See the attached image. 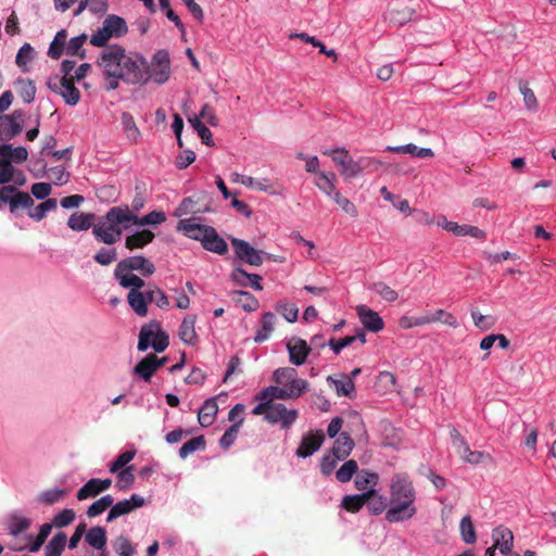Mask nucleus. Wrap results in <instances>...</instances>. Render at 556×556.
Segmentation results:
<instances>
[{
  "label": "nucleus",
  "mask_w": 556,
  "mask_h": 556,
  "mask_svg": "<svg viewBox=\"0 0 556 556\" xmlns=\"http://www.w3.org/2000/svg\"><path fill=\"white\" fill-rule=\"evenodd\" d=\"M97 63L106 79L105 89L109 91L117 89L119 80L128 85H143L149 81L147 59L139 53H126L119 45L105 47Z\"/></svg>",
  "instance_id": "obj_1"
},
{
  "label": "nucleus",
  "mask_w": 556,
  "mask_h": 556,
  "mask_svg": "<svg viewBox=\"0 0 556 556\" xmlns=\"http://www.w3.org/2000/svg\"><path fill=\"white\" fill-rule=\"evenodd\" d=\"M416 489L406 473H395L390 483V508L386 520L394 523L412 519L416 513Z\"/></svg>",
  "instance_id": "obj_2"
},
{
  "label": "nucleus",
  "mask_w": 556,
  "mask_h": 556,
  "mask_svg": "<svg viewBox=\"0 0 556 556\" xmlns=\"http://www.w3.org/2000/svg\"><path fill=\"white\" fill-rule=\"evenodd\" d=\"M14 185H3L0 187V210L3 204H8L10 212L13 214L20 208H30L34 205L33 197L18 190V187H23L26 184V176L21 169L14 172V178L12 181Z\"/></svg>",
  "instance_id": "obj_3"
},
{
  "label": "nucleus",
  "mask_w": 556,
  "mask_h": 556,
  "mask_svg": "<svg viewBox=\"0 0 556 556\" xmlns=\"http://www.w3.org/2000/svg\"><path fill=\"white\" fill-rule=\"evenodd\" d=\"M169 344L168 336L162 330L161 325L156 320H152L143 325L139 332L138 350L143 352L150 346L156 352H164Z\"/></svg>",
  "instance_id": "obj_4"
},
{
  "label": "nucleus",
  "mask_w": 556,
  "mask_h": 556,
  "mask_svg": "<svg viewBox=\"0 0 556 556\" xmlns=\"http://www.w3.org/2000/svg\"><path fill=\"white\" fill-rule=\"evenodd\" d=\"M128 27L126 21L115 14L105 17L100 27L90 38V43L94 47H106L111 38H121L126 35Z\"/></svg>",
  "instance_id": "obj_5"
},
{
  "label": "nucleus",
  "mask_w": 556,
  "mask_h": 556,
  "mask_svg": "<svg viewBox=\"0 0 556 556\" xmlns=\"http://www.w3.org/2000/svg\"><path fill=\"white\" fill-rule=\"evenodd\" d=\"M72 77L53 76L48 79V88L60 94L67 105L74 106L80 101V91Z\"/></svg>",
  "instance_id": "obj_6"
},
{
  "label": "nucleus",
  "mask_w": 556,
  "mask_h": 556,
  "mask_svg": "<svg viewBox=\"0 0 556 556\" xmlns=\"http://www.w3.org/2000/svg\"><path fill=\"white\" fill-rule=\"evenodd\" d=\"M147 74L149 75V80L153 79L159 85L168 80L170 60L166 50H157L152 56L151 65L147 62Z\"/></svg>",
  "instance_id": "obj_7"
},
{
  "label": "nucleus",
  "mask_w": 556,
  "mask_h": 556,
  "mask_svg": "<svg viewBox=\"0 0 556 556\" xmlns=\"http://www.w3.org/2000/svg\"><path fill=\"white\" fill-rule=\"evenodd\" d=\"M25 113L14 110L11 114L0 115V141L7 143L23 130Z\"/></svg>",
  "instance_id": "obj_8"
},
{
  "label": "nucleus",
  "mask_w": 556,
  "mask_h": 556,
  "mask_svg": "<svg viewBox=\"0 0 556 556\" xmlns=\"http://www.w3.org/2000/svg\"><path fill=\"white\" fill-rule=\"evenodd\" d=\"M231 247L238 260L251 266L258 267L263 264V255L270 257L267 253L254 249L249 242L239 238L230 239Z\"/></svg>",
  "instance_id": "obj_9"
},
{
  "label": "nucleus",
  "mask_w": 556,
  "mask_h": 556,
  "mask_svg": "<svg viewBox=\"0 0 556 556\" xmlns=\"http://www.w3.org/2000/svg\"><path fill=\"white\" fill-rule=\"evenodd\" d=\"M117 273L139 271L143 277H150L155 273L154 264L142 255L126 257L116 265Z\"/></svg>",
  "instance_id": "obj_10"
},
{
  "label": "nucleus",
  "mask_w": 556,
  "mask_h": 556,
  "mask_svg": "<svg viewBox=\"0 0 556 556\" xmlns=\"http://www.w3.org/2000/svg\"><path fill=\"white\" fill-rule=\"evenodd\" d=\"M146 501L141 495L132 494L130 498L123 500L117 502L116 504L113 503L108 517L106 521L112 522L113 520L117 519L121 516L127 515L131 513L136 508H140L144 505Z\"/></svg>",
  "instance_id": "obj_11"
},
{
  "label": "nucleus",
  "mask_w": 556,
  "mask_h": 556,
  "mask_svg": "<svg viewBox=\"0 0 556 556\" xmlns=\"http://www.w3.org/2000/svg\"><path fill=\"white\" fill-rule=\"evenodd\" d=\"M325 441V433L323 430L311 431L305 434L296 450L299 457H308L317 452Z\"/></svg>",
  "instance_id": "obj_12"
},
{
  "label": "nucleus",
  "mask_w": 556,
  "mask_h": 556,
  "mask_svg": "<svg viewBox=\"0 0 556 556\" xmlns=\"http://www.w3.org/2000/svg\"><path fill=\"white\" fill-rule=\"evenodd\" d=\"M290 362L295 366H301L306 362L312 348L301 338L293 337L287 343Z\"/></svg>",
  "instance_id": "obj_13"
},
{
  "label": "nucleus",
  "mask_w": 556,
  "mask_h": 556,
  "mask_svg": "<svg viewBox=\"0 0 556 556\" xmlns=\"http://www.w3.org/2000/svg\"><path fill=\"white\" fill-rule=\"evenodd\" d=\"M296 418V409H288L281 403H273L270 412H268L267 421L271 424L280 422L282 428H289Z\"/></svg>",
  "instance_id": "obj_14"
},
{
  "label": "nucleus",
  "mask_w": 556,
  "mask_h": 556,
  "mask_svg": "<svg viewBox=\"0 0 556 556\" xmlns=\"http://www.w3.org/2000/svg\"><path fill=\"white\" fill-rule=\"evenodd\" d=\"M92 233L99 242L111 245L121 239L122 230L117 226L111 225L109 222H99L98 224L93 225Z\"/></svg>",
  "instance_id": "obj_15"
},
{
  "label": "nucleus",
  "mask_w": 556,
  "mask_h": 556,
  "mask_svg": "<svg viewBox=\"0 0 556 556\" xmlns=\"http://www.w3.org/2000/svg\"><path fill=\"white\" fill-rule=\"evenodd\" d=\"M370 165H381V162L371 157H361L354 161L352 156L341 166V175L344 179H352L358 176L366 167Z\"/></svg>",
  "instance_id": "obj_16"
},
{
  "label": "nucleus",
  "mask_w": 556,
  "mask_h": 556,
  "mask_svg": "<svg viewBox=\"0 0 556 556\" xmlns=\"http://www.w3.org/2000/svg\"><path fill=\"white\" fill-rule=\"evenodd\" d=\"M205 235L202 237V247L206 251L216 253L218 255H225L228 253L227 242L218 235L214 227L205 229Z\"/></svg>",
  "instance_id": "obj_17"
},
{
  "label": "nucleus",
  "mask_w": 556,
  "mask_h": 556,
  "mask_svg": "<svg viewBox=\"0 0 556 556\" xmlns=\"http://www.w3.org/2000/svg\"><path fill=\"white\" fill-rule=\"evenodd\" d=\"M356 312L362 325L368 331L379 332L383 329L384 323L377 312L366 305H358Z\"/></svg>",
  "instance_id": "obj_18"
},
{
  "label": "nucleus",
  "mask_w": 556,
  "mask_h": 556,
  "mask_svg": "<svg viewBox=\"0 0 556 556\" xmlns=\"http://www.w3.org/2000/svg\"><path fill=\"white\" fill-rule=\"evenodd\" d=\"M241 184L248 188L267 192L269 194H282L283 187L277 182H270L267 178L255 179L251 176H242Z\"/></svg>",
  "instance_id": "obj_19"
},
{
  "label": "nucleus",
  "mask_w": 556,
  "mask_h": 556,
  "mask_svg": "<svg viewBox=\"0 0 556 556\" xmlns=\"http://www.w3.org/2000/svg\"><path fill=\"white\" fill-rule=\"evenodd\" d=\"M208 227L197 223L195 218L180 219L177 225V229L185 236L201 243L202 237L206 233L205 229H208Z\"/></svg>",
  "instance_id": "obj_20"
},
{
  "label": "nucleus",
  "mask_w": 556,
  "mask_h": 556,
  "mask_svg": "<svg viewBox=\"0 0 556 556\" xmlns=\"http://www.w3.org/2000/svg\"><path fill=\"white\" fill-rule=\"evenodd\" d=\"M492 538L494 545L504 555L510 554L513 548L514 535L513 532L503 526H500L493 530Z\"/></svg>",
  "instance_id": "obj_21"
},
{
  "label": "nucleus",
  "mask_w": 556,
  "mask_h": 556,
  "mask_svg": "<svg viewBox=\"0 0 556 556\" xmlns=\"http://www.w3.org/2000/svg\"><path fill=\"white\" fill-rule=\"evenodd\" d=\"M195 315H187L179 327V338L180 340L188 345H194L198 343L199 338L195 331Z\"/></svg>",
  "instance_id": "obj_22"
},
{
  "label": "nucleus",
  "mask_w": 556,
  "mask_h": 556,
  "mask_svg": "<svg viewBox=\"0 0 556 556\" xmlns=\"http://www.w3.org/2000/svg\"><path fill=\"white\" fill-rule=\"evenodd\" d=\"M105 218L111 225H115L117 227L119 224L127 222H131L136 225V220H138V216L130 212L128 206H113L106 213Z\"/></svg>",
  "instance_id": "obj_23"
},
{
  "label": "nucleus",
  "mask_w": 556,
  "mask_h": 556,
  "mask_svg": "<svg viewBox=\"0 0 556 556\" xmlns=\"http://www.w3.org/2000/svg\"><path fill=\"white\" fill-rule=\"evenodd\" d=\"M415 13V9L409 7L389 8L384 13V18L394 25L403 26L413 20Z\"/></svg>",
  "instance_id": "obj_24"
},
{
  "label": "nucleus",
  "mask_w": 556,
  "mask_h": 556,
  "mask_svg": "<svg viewBox=\"0 0 556 556\" xmlns=\"http://www.w3.org/2000/svg\"><path fill=\"white\" fill-rule=\"evenodd\" d=\"M327 381L334 387L338 396L350 399L355 396V383L352 381V377L342 375L340 379H336L332 376H328Z\"/></svg>",
  "instance_id": "obj_25"
},
{
  "label": "nucleus",
  "mask_w": 556,
  "mask_h": 556,
  "mask_svg": "<svg viewBox=\"0 0 556 556\" xmlns=\"http://www.w3.org/2000/svg\"><path fill=\"white\" fill-rule=\"evenodd\" d=\"M277 317L271 312H266L261 318V328L256 331L254 342L262 343L266 341L275 330Z\"/></svg>",
  "instance_id": "obj_26"
},
{
  "label": "nucleus",
  "mask_w": 556,
  "mask_h": 556,
  "mask_svg": "<svg viewBox=\"0 0 556 556\" xmlns=\"http://www.w3.org/2000/svg\"><path fill=\"white\" fill-rule=\"evenodd\" d=\"M354 445L353 439L346 432H342L333 442L331 453L343 460L351 454Z\"/></svg>",
  "instance_id": "obj_27"
},
{
  "label": "nucleus",
  "mask_w": 556,
  "mask_h": 556,
  "mask_svg": "<svg viewBox=\"0 0 556 556\" xmlns=\"http://www.w3.org/2000/svg\"><path fill=\"white\" fill-rule=\"evenodd\" d=\"M127 301L132 311L141 317L147 316L148 314V300L146 293L137 290L130 289L127 294Z\"/></svg>",
  "instance_id": "obj_28"
},
{
  "label": "nucleus",
  "mask_w": 556,
  "mask_h": 556,
  "mask_svg": "<svg viewBox=\"0 0 556 556\" xmlns=\"http://www.w3.org/2000/svg\"><path fill=\"white\" fill-rule=\"evenodd\" d=\"M445 230L452 232L455 236L464 237L470 236L477 239H485V231L471 225H458L457 223L446 224Z\"/></svg>",
  "instance_id": "obj_29"
},
{
  "label": "nucleus",
  "mask_w": 556,
  "mask_h": 556,
  "mask_svg": "<svg viewBox=\"0 0 556 556\" xmlns=\"http://www.w3.org/2000/svg\"><path fill=\"white\" fill-rule=\"evenodd\" d=\"M121 124L128 141L131 144H137L141 137V131L137 127L132 115L128 112H123L121 116Z\"/></svg>",
  "instance_id": "obj_30"
},
{
  "label": "nucleus",
  "mask_w": 556,
  "mask_h": 556,
  "mask_svg": "<svg viewBox=\"0 0 556 556\" xmlns=\"http://www.w3.org/2000/svg\"><path fill=\"white\" fill-rule=\"evenodd\" d=\"M218 412V405L214 397H211L204 402L198 413V420L202 427H208L213 424L215 416Z\"/></svg>",
  "instance_id": "obj_31"
},
{
  "label": "nucleus",
  "mask_w": 556,
  "mask_h": 556,
  "mask_svg": "<svg viewBox=\"0 0 556 556\" xmlns=\"http://www.w3.org/2000/svg\"><path fill=\"white\" fill-rule=\"evenodd\" d=\"M154 239V233L149 229H143L141 231H137L130 236L126 237L125 247L128 250L141 249L152 242Z\"/></svg>",
  "instance_id": "obj_32"
},
{
  "label": "nucleus",
  "mask_w": 556,
  "mask_h": 556,
  "mask_svg": "<svg viewBox=\"0 0 556 556\" xmlns=\"http://www.w3.org/2000/svg\"><path fill=\"white\" fill-rule=\"evenodd\" d=\"M372 492H363L362 494L346 495L342 498L341 507L349 513H358L368 501Z\"/></svg>",
  "instance_id": "obj_33"
},
{
  "label": "nucleus",
  "mask_w": 556,
  "mask_h": 556,
  "mask_svg": "<svg viewBox=\"0 0 556 556\" xmlns=\"http://www.w3.org/2000/svg\"><path fill=\"white\" fill-rule=\"evenodd\" d=\"M93 222L94 214L92 213H73L67 220V225L75 231H83L93 227Z\"/></svg>",
  "instance_id": "obj_34"
},
{
  "label": "nucleus",
  "mask_w": 556,
  "mask_h": 556,
  "mask_svg": "<svg viewBox=\"0 0 556 556\" xmlns=\"http://www.w3.org/2000/svg\"><path fill=\"white\" fill-rule=\"evenodd\" d=\"M157 371V364L152 358V354H148L135 367L134 372L144 381H150L152 376Z\"/></svg>",
  "instance_id": "obj_35"
},
{
  "label": "nucleus",
  "mask_w": 556,
  "mask_h": 556,
  "mask_svg": "<svg viewBox=\"0 0 556 556\" xmlns=\"http://www.w3.org/2000/svg\"><path fill=\"white\" fill-rule=\"evenodd\" d=\"M336 181L337 176L333 172H324L319 174L315 185L321 192L332 198L334 192H338Z\"/></svg>",
  "instance_id": "obj_36"
},
{
  "label": "nucleus",
  "mask_w": 556,
  "mask_h": 556,
  "mask_svg": "<svg viewBox=\"0 0 556 556\" xmlns=\"http://www.w3.org/2000/svg\"><path fill=\"white\" fill-rule=\"evenodd\" d=\"M85 540L96 549L104 548L108 541L105 529L100 526L90 528L86 533Z\"/></svg>",
  "instance_id": "obj_37"
},
{
  "label": "nucleus",
  "mask_w": 556,
  "mask_h": 556,
  "mask_svg": "<svg viewBox=\"0 0 556 556\" xmlns=\"http://www.w3.org/2000/svg\"><path fill=\"white\" fill-rule=\"evenodd\" d=\"M114 276L123 288H131L140 291V289L146 286L144 280L131 271L118 274L117 268H115Z\"/></svg>",
  "instance_id": "obj_38"
},
{
  "label": "nucleus",
  "mask_w": 556,
  "mask_h": 556,
  "mask_svg": "<svg viewBox=\"0 0 556 556\" xmlns=\"http://www.w3.org/2000/svg\"><path fill=\"white\" fill-rule=\"evenodd\" d=\"M379 480V476L376 472L368 470H361L355 478V488L359 491L366 492L369 489H375Z\"/></svg>",
  "instance_id": "obj_39"
},
{
  "label": "nucleus",
  "mask_w": 556,
  "mask_h": 556,
  "mask_svg": "<svg viewBox=\"0 0 556 556\" xmlns=\"http://www.w3.org/2000/svg\"><path fill=\"white\" fill-rule=\"evenodd\" d=\"M67 542V535L64 532H58L46 545V556H61Z\"/></svg>",
  "instance_id": "obj_40"
},
{
  "label": "nucleus",
  "mask_w": 556,
  "mask_h": 556,
  "mask_svg": "<svg viewBox=\"0 0 556 556\" xmlns=\"http://www.w3.org/2000/svg\"><path fill=\"white\" fill-rule=\"evenodd\" d=\"M18 96L25 103H30L35 100L36 86L31 79L20 78L15 83Z\"/></svg>",
  "instance_id": "obj_41"
},
{
  "label": "nucleus",
  "mask_w": 556,
  "mask_h": 556,
  "mask_svg": "<svg viewBox=\"0 0 556 556\" xmlns=\"http://www.w3.org/2000/svg\"><path fill=\"white\" fill-rule=\"evenodd\" d=\"M58 202L54 198H48L42 203L38 204L34 208H29L28 216L34 220H42L47 213L56 208Z\"/></svg>",
  "instance_id": "obj_42"
},
{
  "label": "nucleus",
  "mask_w": 556,
  "mask_h": 556,
  "mask_svg": "<svg viewBox=\"0 0 556 556\" xmlns=\"http://www.w3.org/2000/svg\"><path fill=\"white\" fill-rule=\"evenodd\" d=\"M2 149H7V151H3V154H5V157L9 159L13 164H22L28 157V151L24 147H13L9 143H2L0 144V150Z\"/></svg>",
  "instance_id": "obj_43"
},
{
  "label": "nucleus",
  "mask_w": 556,
  "mask_h": 556,
  "mask_svg": "<svg viewBox=\"0 0 556 556\" xmlns=\"http://www.w3.org/2000/svg\"><path fill=\"white\" fill-rule=\"evenodd\" d=\"M66 38L67 34L65 29H61L60 31L56 33L48 50V55L51 59L58 60L61 58L64 48L66 49Z\"/></svg>",
  "instance_id": "obj_44"
},
{
  "label": "nucleus",
  "mask_w": 556,
  "mask_h": 556,
  "mask_svg": "<svg viewBox=\"0 0 556 556\" xmlns=\"http://www.w3.org/2000/svg\"><path fill=\"white\" fill-rule=\"evenodd\" d=\"M367 492H372V495H370L366 502L369 513L379 515L384 511L387 508V498L379 494L376 489H369Z\"/></svg>",
  "instance_id": "obj_45"
},
{
  "label": "nucleus",
  "mask_w": 556,
  "mask_h": 556,
  "mask_svg": "<svg viewBox=\"0 0 556 556\" xmlns=\"http://www.w3.org/2000/svg\"><path fill=\"white\" fill-rule=\"evenodd\" d=\"M5 149L0 150V185L1 187L5 184H9L14 178L15 167L13 163L5 157L3 151Z\"/></svg>",
  "instance_id": "obj_46"
},
{
  "label": "nucleus",
  "mask_w": 556,
  "mask_h": 556,
  "mask_svg": "<svg viewBox=\"0 0 556 556\" xmlns=\"http://www.w3.org/2000/svg\"><path fill=\"white\" fill-rule=\"evenodd\" d=\"M114 497L110 494L102 496L101 498L93 502L87 509V516L89 518L97 517L104 513L109 507H112Z\"/></svg>",
  "instance_id": "obj_47"
},
{
  "label": "nucleus",
  "mask_w": 556,
  "mask_h": 556,
  "mask_svg": "<svg viewBox=\"0 0 556 556\" xmlns=\"http://www.w3.org/2000/svg\"><path fill=\"white\" fill-rule=\"evenodd\" d=\"M256 397H257V400L270 399V402H273L274 399H281V400L292 399V396L286 386H282V388L268 387L265 390H263Z\"/></svg>",
  "instance_id": "obj_48"
},
{
  "label": "nucleus",
  "mask_w": 556,
  "mask_h": 556,
  "mask_svg": "<svg viewBox=\"0 0 556 556\" xmlns=\"http://www.w3.org/2000/svg\"><path fill=\"white\" fill-rule=\"evenodd\" d=\"M459 531L462 539L466 544H472L476 542V530L470 516H465L462 518L459 523Z\"/></svg>",
  "instance_id": "obj_49"
},
{
  "label": "nucleus",
  "mask_w": 556,
  "mask_h": 556,
  "mask_svg": "<svg viewBox=\"0 0 556 556\" xmlns=\"http://www.w3.org/2000/svg\"><path fill=\"white\" fill-rule=\"evenodd\" d=\"M358 465L356 463V460L354 459H350L348 462H345L336 472V477L337 479L342 482V483H345V482H349L351 481L352 477L355 475V473H358Z\"/></svg>",
  "instance_id": "obj_50"
},
{
  "label": "nucleus",
  "mask_w": 556,
  "mask_h": 556,
  "mask_svg": "<svg viewBox=\"0 0 556 556\" xmlns=\"http://www.w3.org/2000/svg\"><path fill=\"white\" fill-rule=\"evenodd\" d=\"M205 448V440L203 435L194 437L184 443L181 447L179 448V456L181 458H186L191 453L198 451V450H204Z\"/></svg>",
  "instance_id": "obj_51"
},
{
  "label": "nucleus",
  "mask_w": 556,
  "mask_h": 556,
  "mask_svg": "<svg viewBox=\"0 0 556 556\" xmlns=\"http://www.w3.org/2000/svg\"><path fill=\"white\" fill-rule=\"evenodd\" d=\"M30 527L29 519L18 516V515H12L10 517L9 522V532L13 536H17L22 532L26 531Z\"/></svg>",
  "instance_id": "obj_52"
},
{
  "label": "nucleus",
  "mask_w": 556,
  "mask_h": 556,
  "mask_svg": "<svg viewBox=\"0 0 556 556\" xmlns=\"http://www.w3.org/2000/svg\"><path fill=\"white\" fill-rule=\"evenodd\" d=\"M243 419H239L237 422L231 425L223 434V437L219 440V444L223 448L227 450L236 441L240 426L242 425Z\"/></svg>",
  "instance_id": "obj_53"
},
{
  "label": "nucleus",
  "mask_w": 556,
  "mask_h": 556,
  "mask_svg": "<svg viewBox=\"0 0 556 556\" xmlns=\"http://www.w3.org/2000/svg\"><path fill=\"white\" fill-rule=\"evenodd\" d=\"M275 308H276L277 313H279L280 315H282L285 317V319L287 321H289V323L296 321L298 315H299V308L296 307L295 304L288 303V302H278L275 305Z\"/></svg>",
  "instance_id": "obj_54"
},
{
  "label": "nucleus",
  "mask_w": 556,
  "mask_h": 556,
  "mask_svg": "<svg viewBox=\"0 0 556 556\" xmlns=\"http://www.w3.org/2000/svg\"><path fill=\"white\" fill-rule=\"evenodd\" d=\"M52 525L43 523L39 528V532L35 540L27 546L28 551L31 553L38 552L40 547L45 544L49 534L51 533Z\"/></svg>",
  "instance_id": "obj_55"
},
{
  "label": "nucleus",
  "mask_w": 556,
  "mask_h": 556,
  "mask_svg": "<svg viewBox=\"0 0 556 556\" xmlns=\"http://www.w3.org/2000/svg\"><path fill=\"white\" fill-rule=\"evenodd\" d=\"M148 302H154L157 307L166 309L169 306V301L163 290L154 286L146 292Z\"/></svg>",
  "instance_id": "obj_56"
},
{
  "label": "nucleus",
  "mask_w": 556,
  "mask_h": 556,
  "mask_svg": "<svg viewBox=\"0 0 556 556\" xmlns=\"http://www.w3.org/2000/svg\"><path fill=\"white\" fill-rule=\"evenodd\" d=\"M86 40L87 36L84 34L70 39V41L66 45V53L70 55H76L80 59H84L86 56V53L81 48Z\"/></svg>",
  "instance_id": "obj_57"
},
{
  "label": "nucleus",
  "mask_w": 556,
  "mask_h": 556,
  "mask_svg": "<svg viewBox=\"0 0 556 556\" xmlns=\"http://www.w3.org/2000/svg\"><path fill=\"white\" fill-rule=\"evenodd\" d=\"M519 90L523 96V102L527 109L530 111H536L539 103L533 90L529 87L528 81L520 80Z\"/></svg>",
  "instance_id": "obj_58"
},
{
  "label": "nucleus",
  "mask_w": 556,
  "mask_h": 556,
  "mask_svg": "<svg viewBox=\"0 0 556 556\" xmlns=\"http://www.w3.org/2000/svg\"><path fill=\"white\" fill-rule=\"evenodd\" d=\"M370 288L387 302H395L399 298L397 292L382 281L375 282Z\"/></svg>",
  "instance_id": "obj_59"
},
{
  "label": "nucleus",
  "mask_w": 556,
  "mask_h": 556,
  "mask_svg": "<svg viewBox=\"0 0 556 556\" xmlns=\"http://www.w3.org/2000/svg\"><path fill=\"white\" fill-rule=\"evenodd\" d=\"M101 491L99 489V485L97 483V478H92L89 481H87L77 492V498L79 501L87 500L89 497H94L98 494H100Z\"/></svg>",
  "instance_id": "obj_60"
},
{
  "label": "nucleus",
  "mask_w": 556,
  "mask_h": 556,
  "mask_svg": "<svg viewBox=\"0 0 556 556\" xmlns=\"http://www.w3.org/2000/svg\"><path fill=\"white\" fill-rule=\"evenodd\" d=\"M236 294L238 296L237 302L241 304L245 312H254L257 309L258 301L253 294L247 291H237Z\"/></svg>",
  "instance_id": "obj_61"
},
{
  "label": "nucleus",
  "mask_w": 556,
  "mask_h": 556,
  "mask_svg": "<svg viewBox=\"0 0 556 556\" xmlns=\"http://www.w3.org/2000/svg\"><path fill=\"white\" fill-rule=\"evenodd\" d=\"M134 466H127L123 470L117 471V482L116 486L119 490H127L130 488V485L135 481V475H134Z\"/></svg>",
  "instance_id": "obj_62"
},
{
  "label": "nucleus",
  "mask_w": 556,
  "mask_h": 556,
  "mask_svg": "<svg viewBox=\"0 0 556 556\" xmlns=\"http://www.w3.org/2000/svg\"><path fill=\"white\" fill-rule=\"evenodd\" d=\"M197 201L192 197L185 198L178 205L175 215L182 216L188 214L201 213L202 210L198 207Z\"/></svg>",
  "instance_id": "obj_63"
},
{
  "label": "nucleus",
  "mask_w": 556,
  "mask_h": 556,
  "mask_svg": "<svg viewBox=\"0 0 556 556\" xmlns=\"http://www.w3.org/2000/svg\"><path fill=\"white\" fill-rule=\"evenodd\" d=\"M114 549L121 556H134L136 553L130 540L124 535H119L114 542Z\"/></svg>",
  "instance_id": "obj_64"
}]
</instances>
